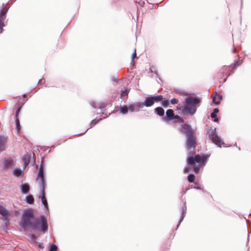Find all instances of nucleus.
Instances as JSON below:
<instances>
[{"mask_svg":"<svg viewBox=\"0 0 251 251\" xmlns=\"http://www.w3.org/2000/svg\"><path fill=\"white\" fill-rule=\"evenodd\" d=\"M33 217V214L30 211H26L22 217L21 225L25 229L28 227H31L33 230H36L39 226L41 230L43 232L47 231L48 226L47 220L44 216H41L36 218L33 222L31 219Z\"/></svg>","mask_w":251,"mask_h":251,"instance_id":"1","label":"nucleus"},{"mask_svg":"<svg viewBox=\"0 0 251 251\" xmlns=\"http://www.w3.org/2000/svg\"><path fill=\"white\" fill-rule=\"evenodd\" d=\"M208 157V156L204 154L190 155L187 158V163L188 165L193 166V171L195 173H198L200 168L205 166Z\"/></svg>","mask_w":251,"mask_h":251,"instance_id":"2","label":"nucleus"},{"mask_svg":"<svg viewBox=\"0 0 251 251\" xmlns=\"http://www.w3.org/2000/svg\"><path fill=\"white\" fill-rule=\"evenodd\" d=\"M200 100L193 97L187 98L185 99L186 104L184 106L182 112L184 114H194L197 110L196 105L199 103Z\"/></svg>","mask_w":251,"mask_h":251,"instance_id":"3","label":"nucleus"},{"mask_svg":"<svg viewBox=\"0 0 251 251\" xmlns=\"http://www.w3.org/2000/svg\"><path fill=\"white\" fill-rule=\"evenodd\" d=\"M197 143V138L195 134L186 137L185 141L186 148L189 151V154H190L195 152Z\"/></svg>","mask_w":251,"mask_h":251,"instance_id":"4","label":"nucleus"},{"mask_svg":"<svg viewBox=\"0 0 251 251\" xmlns=\"http://www.w3.org/2000/svg\"><path fill=\"white\" fill-rule=\"evenodd\" d=\"M166 117H164L163 119L166 122H168L171 120L175 119L176 122L181 123L183 120L178 115H175L174 111L172 109H168L166 111Z\"/></svg>","mask_w":251,"mask_h":251,"instance_id":"5","label":"nucleus"},{"mask_svg":"<svg viewBox=\"0 0 251 251\" xmlns=\"http://www.w3.org/2000/svg\"><path fill=\"white\" fill-rule=\"evenodd\" d=\"M36 180L39 181L40 184L42 185V187H45L46 182L44 178V160L43 158L40 165L39 170L38 173Z\"/></svg>","mask_w":251,"mask_h":251,"instance_id":"6","label":"nucleus"},{"mask_svg":"<svg viewBox=\"0 0 251 251\" xmlns=\"http://www.w3.org/2000/svg\"><path fill=\"white\" fill-rule=\"evenodd\" d=\"M209 137L212 141V142L219 147H221L223 144L218 137L216 131V128L211 129L208 131Z\"/></svg>","mask_w":251,"mask_h":251,"instance_id":"7","label":"nucleus"},{"mask_svg":"<svg viewBox=\"0 0 251 251\" xmlns=\"http://www.w3.org/2000/svg\"><path fill=\"white\" fill-rule=\"evenodd\" d=\"M181 126V132L185 135L186 137L195 135L194 131L190 125L183 124Z\"/></svg>","mask_w":251,"mask_h":251,"instance_id":"8","label":"nucleus"},{"mask_svg":"<svg viewBox=\"0 0 251 251\" xmlns=\"http://www.w3.org/2000/svg\"><path fill=\"white\" fill-rule=\"evenodd\" d=\"M8 10L7 8L5 7H3V8L0 11V26L4 25L3 21L5 18V14L7 13ZM1 27L0 26V29H1Z\"/></svg>","mask_w":251,"mask_h":251,"instance_id":"9","label":"nucleus"},{"mask_svg":"<svg viewBox=\"0 0 251 251\" xmlns=\"http://www.w3.org/2000/svg\"><path fill=\"white\" fill-rule=\"evenodd\" d=\"M0 214L2 216L3 220H6L10 215V212L0 205Z\"/></svg>","mask_w":251,"mask_h":251,"instance_id":"10","label":"nucleus"},{"mask_svg":"<svg viewBox=\"0 0 251 251\" xmlns=\"http://www.w3.org/2000/svg\"><path fill=\"white\" fill-rule=\"evenodd\" d=\"M243 63V60H238L235 61L233 64H232L229 67H225L223 69V72H225L227 70L229 69V68L231 67L233 70L235 69L238 66L241 65Z\"/></svg>","mask_w":251,"mask_h":251,"instance_id":"11","label":"nucleus"},{"mask_svg":"<svg viewBox=\"0 0 251 251\" xmlns=\"http://www.w3.org/2000/svg\"><path fill=\"white\" fill-rule=\"evenodd\" d=\"M7 141V137L0 135V151H3L5 150V145Z\"/></svg>","mask_w":251,"mask_h":251,"instance_id":"12","label":"nucleus"},{"mask_svg":"<svg viewBox=\"0 0 251 251\" xmlns=\"http://www.w3.org/2000/svg\"><path fill=\"white\" fill-rule=\"evenodd\" d=\"M211 97L213 102L216 104H219L222 99V96L218 93H216L214 96H212Z\"/></svg>","mask_w":251,"mask_h":251,"instance_id":"13","label":"nucleus"},{"mask_svg":"<svg viewBox=\"0 0 251 251\" xmlns=\"http://www.w3.org/2000/svg\"><path fill=\"white\" fill-rule=\"evenodd\" d=\"M154 101L151 96L146 98L143 104L147 107L152 106L154 104Z\"/></svg>","mask_w":251,"mask_h":251,"instance_id":"14","label":"nucleus"},{"mask_svg":"<svg viewBox=\"0 0 251 251\" xmlns=\"http://www.w3.org/2000/svg\"><path fill=\"white\" fill-rule=\"evenodd\" d=\"M45 187H42V191H41V193H42L41 199H42V204L44 205L45 208H47L48 206L47 201L45 198Z\"/></svg>","mask_w":251,"mask_h":251,"instance_id":"15","label":"nucleus"},{"mask_svg":"<svg viewBox=\"0 0 251 251\" xmlns=\"http://www.w3.org/2000/svg\"><path fill=\"white\" fill-rule=\"evenodd\" d=\"M128 110L130 112L137 111L139 108V105L136 104H131L127 106Z\"/></svg>","mask_w":251,"mask_h":251,"instance_id":"16","label":"nucleus"},{"mask_svg":"<svg viewBox=\"0 0 251 251\" xmlns=\"http://www.w3.org/2000/svg\"><path fill=\"white\" fill-rule=\"evenodd\" d=\"M13 160L11 159H8L7 160H5L3 162V169L4 170H7L9 168V167L12 165Z\"/></svg>","mask_w":251,"mask_h":251,"instance_id":"17","label":"nucleus"},{"mask_svg":"<svg viewBox=\"0 0 251 251\" xmlns=\"http://www.w3.org/2000/svg\"><path fill=\"white\" fill-rule=\"evenodd\" d=\"M21 187L24 194H26L29 190V185L27 183L22 184Z\"/></svg>","mask_w":251,"mask_h":251,"instance_id":"18","label":"nucleus"},{"mask_svg":"<svg viewBox=\"0 0 251 251\" xmlns=\"http://www.w3.org/2000/svg\"><path fill=\"white\" fill-rule=\"evenodd\" d=\"M30 157L27 154L25 155L23 158L25 167H26L29 163Z\"/></svg>","mask_w":251,"mask_h":251,"instance_id":"19","label":"nucleus"},{"mask_svg":"<svg viewBox=\"0 0 251 251\" xmlns=\"http://www.w3.org/2000/svg\"><path fill=\"white\" fill-rule=\"evenodd\" d=\"M154 111L155 113L160 116H163L164 115V110L163 108L158 107L155 108Z\"/></svg>","mask_w":251,"mask_h":251,"instance_id":"20","label":"nucleus"},{"mask_svg":"<svg viewBox=\"0 0 251 251\" xmlns=\"http://www.w3.org/2000/svg\"><path fill=\"white\" fill-rule=\"evenodd\" d=\"M13 174L15 176L19 177L23 175V172L21 169L16 168L13 171Z\"/></svg>","mask_w":251,"mask_h":251,"instance_id":"21","label":"nucleus"},{"mask_svg":"<svg viewBox=\"0 0 251 251\" xmlns=\"http://www.w3.org/2000/svg\"><path fill=\"white\" fill-rule=\"evenodd\" d=\"M120 113L123 114H126L128 111L127 106L124 105V106H121L120 107Z\"/></svg>","mask_w":251,"mask_h":251,"instance_id":"22","label":"nucleus"},{"mask_svg":"<svg viewBox=\"0 0 251 251\" xmlns=\"http://www.w3.org/2000/svg\"><path fill=\"white\" fill-rule=\"evenodd\" d=\"M25 200L27 203L32 204L34 202V198L32 195H30L26 197Z\"/></svg>","mask_w":251,"mask_h":251,"instance_id":"23","label":"nucleus"},{"mask_svg":"<svg viewBox=\"0 0 251 251\" xmlns=\"http://www.w3.org/2000/svg\"><path fill=\"white\" fill-rule=\"evenodd\" d=\"M151 97L153 99L154 102L161 101L163 99V96L162 95H158L156 96H151Z\"/></svg>","mask_w":251,"mask_h":251,"instance_id":"24","label":"nucleus"},{"mask_svg":"<svg viewBox=\"0 0 251 251\" xmlns=\"http://www.w3.org/2000/svg\"><path fill=\"white\" fill-rule=\"evenodd\" d=\"M195 176L193 174H190L188 176V180L190 182H193L195 180Z\"/></svg>","mask_w":251,"mask_h":251,"instance_id":"25","label":"nucleus"},{"mask_svg":"<svg viewBox=\"0 0 251 251\" xmlns=\"http://www.w3.org/2000/svg\"><path fill=\"white\" fill-rule=\"evenodd\" d=\"M161 101H162V105L164 107H166L169 105V101L167 99H163L162 100H161Z\"/></svg>","mask_w":251,"mask_h":251,"instance_id":"26","label":"nucleus"},{"mask_svg":"<svg viewBox=\"0 0 251 251\" xmlns=\"http://www.w3.org/2000/svg\"><path fill=\"white\" fill-rule=\"evenodd\" d=\"M16 129L17 131L19 132L20 130V121L18 118H16Z\"/></svg>","mask_w":251,"mask_h":251,"instance_id":"27","label":"nucleus"},{"mask_svg":"<svg viewBox=\"0 0 251 251\" xmlns=\"http://www.w3.org/2000/svg\"><path fill=\"white\" fill-rule=\"evenodd\" d=\"M219 112V109L218 108H215L213 110V112L211 114V117L212 118H216L217 117V114Z\"/></svg>","mask_w":251,"mask_h":251,"instance_id":"28","label":"nucleus"},{"mask_svg":"<svg viewBox=\"0 0 251 251\" xmlns=\"http://www.w3.org/2000/svg\"><path fill=\"white\" fill-rule=\"evenodd\" d=\"M101 120V119L100 118L98 120L94 119V120H92L90 123V127H92L94 126H95L98 123V122Z\"/></svg>","mask_w":251,"mask_h":251,"instance_id":"29","label":"nucleus"},{"mask_svg":"<svg viewBox=\"0 0 251 251\" xmlns=\"http://www.w3.org/2000/svg\"><path fill=\"white\" fill-rule=\"evenodd\" d=\"M57 246L55 245L52 244L50 247V251H56Z\"/></svg>","mask_w":251,"mask_h":251,"instance_id":"30","label":"nucleus"},{"mask_svg":"<svg viewBox=\"0 0 251 251\" xmlns=\"http://www.w3.org/2000/svg\"><path fill=\"white\" fill-rule=\"evenodd\" d=\"M128 91L127 89L125 90L124 91H123L121 94L120 97L121 98H123L124 96H126L128 95Z\"/></svg>","mask_w":251,"mask_h":251,"instance_id":"31","label":"nucleus"},{"mask_svg":"<svg viewBox=\"0 0 251 251\" xmlns=\"http://www.w3.org/2000/svg\"><path fill=\"white\" fill-rule=\"evenodd\" d=\"M178 102V100L174 98L171 100V102L173 104H177Z\"/></svg>","mask_w":251,"mask_h":251,"instance_id":"32","label":"nucleus"},{"mask_svg":"<svg viewBox=\"0 0 251 251\" xmlns=\"http://www.w3.org/2000/svg\"><path fill=\"white\" fill-rule=\"evenodd\" d=\"M21 109V107H20V106H19V107L17 108V110H16V115H15L16 118H18V114H19V112H20V111Z\"/></svg>","mask_w":251,"mask_h":251,"instance_id":"33","label":"nucleus"},{"mask_svg":"<svg viewBox=\"0 0 251 251\" xmlns=\"http://www.w3.org/2000/svg\"><path fill=\"white\" fill-rule=\"evenodd\" d=\"M136 49H135L134 52L132 54V56H131L132 59L133 60L134 59V58L136 57Z\"/></svg>","mask_w":251,"mask_h":251,"instance_id":"34","label":"nucleus"},{"mask_svg":"<svg viewBox=\"0 0 251 251\" xmlns=\"http://www.w3.org/2000/svg\"><path fill=\"white\" fill-rule=\"evenodd\" d=\"M190 168L189 167H185L184 169V172L185 173H187L190 172Z\"/></svg>","mask_w":251,"mask_h":251,"instance_id":"35","label":"nucleus"},{"mask_svg":"<svg viewBox=\"0 0 251 251\" xmlns=\"http://www.w3.org/2000/svg\"><path fill=\"white\" fill-rule=\"evenodd\" d=\"M214 118V121L216 122H218L219 120L217 118V117H216V118Z\"/></svg>","mask_w":251,"mask_h":251,"instance_id":"36","label":"nucleus"},{"mask_svg":"<svg viewBox=\"0 0 251 251\" xmlns=\"http://www.w3.org/2000/svg\"><path fill=\"white\" fill-rule=\"evenodd\" d=\"M32 238L33 239H35V235H32Z\"/></svg>","mask_w":251,"mask_h":251,"instance_id":"37","label":"nucleus"},{"mask_svg":"<svg viewBox=\"0 0 251 251\" xmlns=\"http://www.w3.org/2000/svg\"><path fill=\"white\" fill-rule=\"evenodd\" d=\"M233 52H236V49L234 48L233 50Z\"/></svg>","mask_w":251,"mask_h":251,"instance_id":"38","label":"nucleus"}]
</instances>
